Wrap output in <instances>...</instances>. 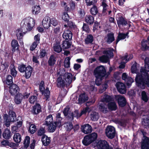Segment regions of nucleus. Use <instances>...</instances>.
<instances>
[{"label":"nucleus","instance_id":"nucleus-23","mask_svg":"<svg viewBox=\"0 0 149 149\" xmlns=\"http://www.w3.org/2000/svg\"><path fill=\"white\" fill-rule=\"evenodd\" d=\"M50 138L48 137L46 135H44L42 137L41 141L42 144L45 146H48L50 143Z\"/></svg>","mask_w":149,"mask_h":149},{"label":"nucleus","instance_id":"nucleus-35","mask_svg":"<svg viewBox=\"0 0 149 149\" xmlns=\"http://www.w3.org/2000/svg\"><path fill=\"white\" fill-rule=\"evenodd\" d=\"M112 98L109 95H105L101 97V101L103 102H109L112 100Z\"/></svg>","mask_w":149,"mask_h":149},{"label":"nucleus","instance_id":"nucleus-62","mask_svg":"<svg viewBox=\"0 0 149 149\" xmlns=\"http://www.w3.org/2000/svg\"><path fill=\"white\" fill-rule=\"evenodd\" d=\"M26 67L24 65L22 64L19 66L18 68L19 71L22 73L24 72Z\"/></svg>","mask_w":149,"mask_h":149},{"label":"nucleus","instance_id":"nucleus-27","mask_svg":"<svg viewBox=\"0 0 149 149\" xmlns=\"http://www.w3.org/2000/svg\"><path fill=\"white\" fill-rule=\"evenodd\" d=\"M113 48H110L108 49V50L103 51V53L110 58L113 56Z\"/></svg>","mask_w":149,"mask_h":149},{"label":"nucleus","instance_id":"nucleus-55","mask_svg":"<svg viewBox=\"0 0 149 149\" xmlns=\"http://www.w3.org/2000/svg\"><path fill=\"white\" fill-rule=\"evenodd\" d=\"M56 62L54 57L53 55H52L50 57L48 61L49 64L51 66L54 65Z\"/></svg>","mask_w":149,"mask_h":149},{"label":"nucleus","instance_id":"nucleus-5","mask_svg":"<svg viewBox=\"0 0 149 149\" xmlns=\"http://www.w3.org/2000/svg\"><path fill=\"white\" fill-rule=\"evenodd\" d=\"M115 130L113 126H108L105 129V134L107 137L111 139L113 138L115 135Z\"/></svg>","mask_w":149,"mask_h":149},{"label":"nucleus","instance_id":"nucleus-56","mask_svg":"<svg viewBox=\"0 0 149 149\" xmlns=\"http://www.w3.org/2000/svg\"><path fill=\"white\" fill-rule=\"evenodd\" d=\"M45 133V129L43 127H41L39 129L38 131V135L39 136H42L44 135H45L44 134Z\"/></svg>","mask_w":149,"mask_h":149},{"label":"nucleus","instance_id":"nucleus-2","mask_svg":"<svg viewBox=\"0 0 149 149\" xmlns=\"http://www.w3.org/2000/svg\"><path fill=\"white\" fill-rule=\"evenodd\" d=\"M35 23V20L31 17H29L24 19L21 23V28L16 30V35L17 38H22L27 31H31L34 27Z\"/></svg>","mask_w":149,"mask_h":149},{"label":"nucleus","instance_id":"nucleus-64","mask_svg":"<svg viewBox=\"0 0 149 149\" xmlns=\"http://www.w3.org/2000/svg\"><path fill=\"white\" fill-rule=\"evenodd\" d=\"M62 19L64 21H67L69 20V17L68 14L66 13H64L62 16Z\"/></svg>","mask_w":149,"mask_h":149},{"label":"nucleus","instance_id":"nucleus-32","mask_svg":"<svg viewBox=\"0 0 149 149\" xmlns=\"http://www.w3.org/2000/svg\"><path fill=\"white\" fill-rule=\"evenodd\" d=\"M13 139L16 143H19L21 141V137L20 134L19 133H16L13 136Z\"/></svg>","mask_w":149,"mask_h":149},{"label":"nucleus","instance_id":"nucleus-15","mask_svg":"<svg viewBox=\"0 0 149 149\" xmlns=\"http://www.w3.org/2000/svg\"><path fill=\"white\" fill-rule=\"evenodd\" d=\"M4 118L9 120L11 122H13L16 119V116L15 112H8V114H4L3 116Z\"/></svg>","mask_w":149,"mask_h":149},{"label":"nucleus","instance_id":"nucleus-47","mask_svg":"<svg viewBox=\"0 0 149 149\" xmlns=\"http://www.w3.org/2000/svg\"><path fill=\"white\" fill-rule=\"evenodd\" d=\"M10 68L11 74L14 77H15L17 74V72L14 65H11L10 66Z\"/></svg>","mask_w":149,"mask_h":149},{"label":"nucleus","instance_id":"nucleus-37","mask_svg":"<svg viewBox=\"0 0 149 149\" xmlns=\"http://www.w3.org/2000/svg\"><path fill=\"white\" fill-rule=\"evenodd\" d=\"M9 60L5 61L4 62H2L0 65V70L2 71L5 69L7 68L9 65Z\"/></svg>","mask_w":149,"mask_h":149},{"label":"nucleus","instance_id":"nucleus-59","mask_svg":"<svg viewBox=\"0 0 149 149\" xmlns=\"http://www.w3.org/2000/svg\"><path fill=\"white\" fill-rule=\"evenodd\" d=\"M107 107L106 105L103 104H101L100 105L99 108L100 111L104 112L107 111Z\"/></svg>","mask_w":149,"mask_h":149},{"label":"nucleus","instance_id":"nucleus-45","mask_svg":"<svg viewBox=\"0 0 149 149\" xmlns=\"http://www.w3.org/2000/svg\"><path fill=\"white\" fill-rule=\"evenodd\" d=\"M52 116L49 115L47 116L45 120V124L46 125H49L50 124L53 123Z\"/></svg>","mask_w":149,"mask_h":149},{"label":"nucleus","instance_id":"nucleus-25","mask_svg":"<svg viewBox=\"0 0 149 149\" xmlns=\"http://www.w3.org/2000/svg\"><path fill=\"white\" fill-rule=\"evenodd\" d=\"M32 68L30 66H28L26 67L24 71L25 76L26 79H28L30 77L32 72Z\"/></svg>","mask_w":149,"mask_h":149},{"label":"nucleus","instance_id":"nucleus-3","mask_svg":"<svg viewBox=\"0 0 149 149\" xmlns=\"http://www.w3.org/2000/svg\"><path fill=\"white\" fill-rule=\"evenodd\" d=\"M93 74L96 78L95 84L99 86L100 85L101 81L106 75V70L104 66L100 65L94 69Z\"/></svg>","mask_w":149,"mask_h":149},{"label":"nucleus","instance_id":"nucleus-6","mask_svg":"<svg viewBox=\"0 0 149 149\" xmlns=\"http://www.w3.org/2000/svg\"><path fill=\"white\" fill-rule=\"evenodd\" d=\"M39 89L42 95L45 97L44 98L46 100H47L49 97L50 91L48 88H46L45 90L44 82L41 81L39 85Z\"/></svg>","mask_w":149,"mask_h":149},{"label":"nucleus","instance_id":"nucleus-1","mask_svg":"<svg viewBox=\"0 0 149 149\" xmlns=\"http://www.w3.org/2000/svg\"><path fill=\"white\" fill-rule=\"evenodd\" d=\"M144 58L145 70L143 71V75L137 74L135 79L136 85L142 89L145 88L146 85L149 87V75L147 73L149 72V58L144 55L142 56V58L143 59Z\"/></svg>","mask_w":149,"mask_h":149},{"label":"nucleus","instance_id":"nucleus-34","mask_svg":"<svg viewBox=\"0 0 149 149\" xmlns=\"http://www.w3.org/2000/svg\"><path fill=\"white\" fill-rule=\"evenodd\" d=\"M88 97L85 94H81L80 95L79 98V102L80 103H83L88 100Z\"/></svg>","mask_w":149,"mask_h":149},{"label":"nucleus","instance_id":"nucleus-44","mask_svg":"<svg viewBox=\"0 0 149 149\" xmlns=\"http://www.w3.org/2000/svg\"><path fill=\"white\" fill-rule=\"evenodd\" d=\"M30 140V138L29 136H26L25 137L23 143L24 148H27L29 146Z\"/></svg>","mask_w":149,"mask_h":149},{"label":"nucleus","instance_id":"nucleus-7","mask_svg":"<svg viewBox=\"0 0 149 149\" xmlns=\"http://www.w3.org/2000/svg\"><path fill=\"white\" fill-rule=\"evenodd\" d=\"M97 146L98 149H113L112 147L109 146L108 143L105 140H100L97 143Z\"/></svg>","mask_w":149,"mask_h":149},{"label":"nucleus","instance_id":"nucleus-49","mask_svg":"<svg viewBox=\"0 0 149 149\" xmlns=\"http://www.w3.org/2000/svg\"><path fill=\"white\" fill-rule=\"evenodd\" d=\"M41 107L39 104H36L33 107V112H40L41 111Z\"/></svg>","mask_w":149,"mask_h":149},{"label":"nucleus","instance_id":"nucleus-33","mask_svg":"<svg viewBox=\"0 0 149 149\" xmlns=\"http://www.w3.org/2000/svg\"><path fill=\"white\" fill-rule=\"evenodd\" d=\"M47 125L48 126L49 131L51 132H54L55 131L57 127V125L54 122L50 123V124Z\"/></svg>","mask_w":149,"mask_h":149},{"label":"nucleus","instance_id":"nucleus-11","mask_svg":"<svg viewBox=\"0 0 149 149\" xmlns=\"http://www.w3.org/2000/svg\"><path fill=\"white\" fill-rule=\"evenodd\" d=\"M141 143V149H149V138L147 136L143 137Z\"/></svg>","mask_w":149,"mask_h":149},{"label":"nucleus","instance_id":"nucleus-52","mask_svg":"<svg viewBox=\"0 0 149 149\" xmlns=\"http://www.w3.org/2000/svg\"><path fill=\"white\" fill-rule=\"evenodd\" d=\"M86 5L88 6L94 5L97 2V0H85Z\"/></svg>","mask_w":149,"mask_h":149},{"label":"nucleus","instance_id":"nucleus-46","mask_svg":"<svg viewBox=\"0 0 149 149\" xmlns=\"http://www.w3.org/2000/svg\"><path fill=\"white\" fill-rule=\"evenodd\" d=\"M113 121L116 124H118L121 126H125L126 121L124 120H119L118 119H115L113 120Z\"/></svg>","mask_w":149,"mask_h":149},{"label":"nucleus","instance_id":"nucleus-63","mask_svg":"<svg viewBox=\"0 0 149 149\" xmlns=\"http://www.w3.org/2000/svg\"><path fill=\"white\" fill-rule=\"evenodd\" d=\"M60 27H56L53 29V33L56 36L60 35Z\"/></svg>","mask_w":149,"mask_h":149},{"label":"nucleus","instance_id":"nucleus-54","mask_svg":"<svg viewBox=\"0 0 149 149\" xmlns=\"http://www.w3.org/2000/svg\"><path fill=\"white\" fill-rule=\"evenodd\" d=\"M40 8L39 6H36L33 7L32 12L34 14H37L40 12Z\"/></svg>","mask_w":149,"mask_h":149},{"label":"nucleus","instance_id":"nucleus-50","mask_svg":"<svg viewBox=\"0 0 149 149\" xmlns=\"http://www.w3.org/2000/svg\"><path fill=\"white\" fill-rule=\"evenodd\" d=\"M71 45L70 43L67 40L63 41L62 43V47L63 49H67L69 48Z\"/></svg>","mask_w":149,"mask_h":149},{"label":"nucleus","instance_id":"nucleus-19","mask_svg":"<svg viewBox=\"0 0 149 149\" xmlns=\"http://www.w3.org/2000/svg\"><path fill=\"white\" fill-rule=\"evenodd\" d=\"M142 124L144 127L147 128L149 127V119L147 114L143 115Z\"/></svg>","mask_w":149,"mask_h":149},{"label":"nucleus","instance_id":"nucleus-14","mask_svg":"<svg viewBox=\"0 0 149 149\" xmlns=\"http://www.w3.org/2000/svg\"><path fill=\"white\" fill-rule=\"evenodd\" d=\"M72 75L70 73H65L63 76V79L64 80L66 85H69L72 83Z\"/></svg>","mask_w":149,"mask_h":149},{"label":"nucleus","instance_id":"nucleus-39","mask_svg":"<svg viewBox=\"0 0 149 149\" xmlns=\"http://www.w3.org/2000/svg\"><path fill=\"white\" fill-rule=\"evenodd\" d=\"M85 21L89 24H93L94 22V18L91 15L86 16L85 17Z\"/></svg>","mask_w":149,"mask_h":149},{"label":"nucleus","instance_id":"nucleus-22","mask_svg":"<svg viewBox=\"0 0 149 149\" xmlns=\"http://www.w3.org/2000/svg\"><path fill=\"white\" fill-rule=\"evenodd\" d=\"M11 131L8 128L5 129L2 134L3 137L6 139H9L11 137Z\"/></svg>","mask_w":149,"mask_h":149},{"label":"nucleus","instance_id":"nucleus-38","mask_svg":"<svg viewBox=\"0 0 149 149\" xmlns=\"http://www.w3.org/2000/svg\"><path fill=\"white\" fill-rule=\"evenodd\" d=\"M108 108L111 111H115L117 108V105L115 102H111L108 104Z\"/></svg>","mask_w":149,"mask_h":149},{"label":"nucleus","instance_id":"nucleus-9","mask_svg":"<svg viewBox=\"0 0 149 149\" xmlns=\"http://www.w3.org/2000/svg\"><path fill=\"white\" fill-rule=\"evenodd\" d=\"M140 67H139V65H136V64H134L132 65L131 67V72L133 73H136L137 74H137H139L140 75H143V71L145 70V67H141V69H140V73H139V70L140 69Z\"/></svg>","mask_w":149,"mask_h":149},{"label":"nucleus","instance_id":"nucleus-30","mask_svg":"<svg viewBox=\"0 0 149 149\" xmlns=\"http://www.w3.org/2000/svg\"><path fill=\"white\" fill-rule=\"evenodd\" d=\"M64 126L67 131H70L73 128V125L71 122L68 121L64 124Z\"/></svg>","mask_w":149,"mask_h":149},{"label":"nucleus","instance_id":"nucleus-43","mask_svg":"<svg viewBox=\"0 0 149 149\" xmlns=\"http://www.w3.org/2000/svg\"><path fill=\"white\" fill-rule=\"evenodd\" d=\"M109 58L108 56L104 55L100 57L99 60L102 62L106 63L109 61Z\"/></svg>","mask_w":149,"mask_h":149},{"label":"nucleus","instance_id":"nucleus-40","mask_svg":"<svg viewBox=\"0 0 149 149\" xmlns=\"http://www.w3.org/2000/svg\"><path fill=\"white\" fill-rule=\"evenodd\" d=\"M5 83L9 86H11L13 84V77L10 75H9L7 76Z\"/></svg>","mask_w":149,"mask_h":149},{"label":"nucleus","instance_id":"nucleus-31","mask_svg":"<svg viewBox=\"0 0 149 149\" xmlns=\"http://www.w3.org/2000/svg\"><path fill=\"white\" fill-rule=\"evenodd\" d=\"M91 119L93 121H96L99 117V115L98 112H91L90 114Z\"/></svg>","mask_w":149,"mask_h":149},{"label":"nucleus","instance_id":"nucleus-24","mask_svg":"<svg viewBox=\"0 0 149 149\" xmlns=\"http://www.w3.org/2000/svg\"><path fill=\"white\" fill-rule=\"evenodd\" d=\"M105 39L106 42L108 44H110L115 40L113 34L112 33H108L105 37Z\"/></svg>","mask_w":149,"mask_h":149},{"label":"nucleus","instance_id":"nucleus-16","mask_svg":"<svg viewBox=\"0 0 149 149\" xmlns=\"http://www.w3.org/2000/svg\"><path fill=\"white\" fill-rule=\"evenodd\" d=\"M58 73L59 74V77L58 78L56 81L57 86L59 88L63 87L66 85V83L64 80L63 79V76L61 75V74H60V72Z\"/></svg>","mask_w":149,"mask_h":149},{"label":"nucleus","instance_id":"nucleus-17","mask_svg":"<svg viewBox=\"0 0 149 149\" xmlns=\"http://www.w3.org/2000/svg\"><path fill=\"white\" fill-rule=\"evenodd\" d=\"M51 19L48 17H45L42 21V24L44 28L45 29H48L50 26L51 25Z\"/></svg>","mask_w":149,"mask_h":149},{"label":"nucleus","instance_id":"nucleus-18","mask_svg":"<svg viewBox=\"0 0 149 149\" xmlns=\"http://www.w3.org/2000/svg\"><path fill=\"white\" fill-rule=\"evenodd\" d=\"M72 34L71 32L68 29L64 31L62 35L64 39L68 40L72 39Z\"/></svg>","mask_w":149,"mask_h":149},{"label":"nucleus","instance_id":"nucleus-60","mask_svg":"<svg viewBox=\"0 0 149 149\" xmlns=\"http://www.w3.org/2000/svg\"><path fill=\"white\" fill-rule=\"evenodd\" d=\"M90 12L93 15H95L98 12V10L96 7L94 5L90 10Z\"/></svg>","mask_w":149,"mask_h":149},{"label":"nucleus","instance_id":"nucleus-58","mask_svg":"<svg viewBox=\"0 0 149 149\" xmlns=\"http://www.w3.org/2000/svg\"><path fill=\"white\" fill-rule=\"evenodd\" d=\"M30 132L31 134H33L36 131V126L33 124L30 125L29 128Z\"/></svg>","mask_w":149,"mask_h":149},{"label":"nucleus","instance_id":"nucleus-48","mask_svg":"<svg viewBox=\"0 0 149 149\" xmlns=\"http://www.w3.org/2000/svg\"><path fill=\"white\" fill-rule=\"evenodd\" d=\"M93 37L91 35H88L85 40L86 44H88L91 43L93 41Z\"/></svg>","mask_w":149,"mask_h":149},{"label":"nucleus","instance_id":"nucleus-41","mask_svg":"<svg viewBox=\"0 0 149 149\" xmlns=\"http://www.w3.org/2000/svg\"><path fill=\"white\" fill-rule=\"evenodd\" d=\"M141 99L145 102H146L148 101L149 97L148 96V94L144 91L141 92Z\"/></svg>","mask_w":149,"mask_h":149},{"label":"nucleus","instance_id":"nucleus-42","mask_svg":"<svg viewBox=\"0 0 149 149\" xmlns=\"http://www.w3.org/2000/svg\"><path fill=\"white\" fill-rule=\"evenodd\" d=\"M54 51L57 53H59L62 51V48L59 43H56L54 44Z\"/></svg>","mask_w":149,"mask_h":149},{"label":"nucleus","instance_id":"nucleus-4","mask_svg":"<svg viewBox=\"0 0 149 149\" xmlns=\"http://www.w3.org/2000/svg\"><path fill=\"white\" fill-rule=\"evenodd\" d=\"M97 136V134L95 132H93L89 135H86L84 137L82 141V143L86 146H88L95 141Z\"/></svg>","mask_w":149,"mask_h":149},{"label":"nucleus","instance_id":"nucleus-8","mask_svg":"<svg viewBox=\"0 0 149 149\" xmlns=\"http://www.w3.org/2000/svg\"><path fill=\"white\" fill-rule=\"evenodd\" d=\"M116 19L119 27H121V26H125L127 24V21L123 17L121 13H118L116 15Z\"/></svg>","mask_w":149,"mask_h":149},{"label":"nucleus","instance_id":"nucleus-13","mask_svg":"<svg viewBox=\"0 0 149 149\" xmlns=\"http://www.w3.org/2000/svg\"><path fill=\"white\" fill-rule=\"evenodd\" d=\"M19 91V87L16 84H12L10 87L9 91L12 95L18 94Z\"/></svg>","mask_w":149,"mask_h":149},{"label":"nucleus","instance_id":"nucleus-10","mask_svg":"<svg viewBox=\"0 0 149 149\" xmlns=\"http://www.w3.org/2000/svg\"><path fill=\"white\" fill-rule=\"evenodd\" d=\"M115 99L117 101L119 106L120 107H124L126 104V101L125 97L123 96L118 95L115 96Z\"/></svg>","mask_w":149,"mask_h":149},{"label":"nucleus","instance_id":"nucleus-57","mask_svg":"<svg viewBox=\"0 0 149 149\" xmlns=\"http://www.w3.org/2000/svg\"><path fill=\"white\" fill-rule=\"evenodd\" d=\"M47 54V53L45 49H41L40 51L39 56L40 58L45 56Z\"/></svg>","mask_w":149,"mask_h":149},{"label":"nucleus","instance_id":"nucleus-36","mask_svg":"<svg viewBox=\"0 0 149 149\" xmlns=\"http://www.w3.org/2000/svg\"><path fill=\"white\" fill-rule=\"evenodd\" d=\"M11 46L13 48L12 51L14 52L15 49H17L18 48L19 45L17 41L15 39L13 40L11 43Z\"/></svg>","mask_w":149,"mask_h":149},{"label":"nucleus","instance_id":"nucleus-61","mask_svg":"<svg viewBox=\"0 0 149 149\" xmlns=\"http://www.w3.org/2000/svg\"><path fill=\"white\" fill-rule=\"evenodd\" d=\"M125 81L127 86L129 87L131 86L132 83L134 82V80L131 77H129Z\"/></svg>","mask_w":149,"mask_h":149},{"label":"nucleus","instance_id":"nucleus-20","mask_svg":"<svg viewBox=\"0 0 149 149\" xmlns=\"http://www.w3.org/2000/svg\"><path fill=\"white\" fill-rule=\"evenodd\" d=\"M81 127L82 132L85 134L90 133L92 132V127L88 124L82 126Z\"/></svg>","mask_w":149,"mask_h":149},{"label":"nucleus","instance_id":"nucleus-29","mask_svg":"<svg viewBox=\"0 0 149 149\" xmlns=\"http://www.w3.org/2000/svg\"><path fill=\"white\" fill-rule=\"evenodd\" d=\"M23 98V95L20 93L16 95L15 99V102L17 104H19L21 102Z\"/></svg>","mask_w":149,"mask_h":149},{"label":"nucleus","instance_id":"nucleus-53","mask_svg":"<svg viewBox=\"0 0 149 149\" xmlns=\"http://www.w3.org/2000/svg\"><path fill=\"white\" fill-rule=\"evenodd\" d=\"M65 116H67V118L70 120L73 119L74 116L73 112H63Z\"/></svg>","mask_w":149,"mask_h":149},{"label":"nucleus","instance_id":"nucleus-21","mask_svg":"<svg viewBox=\"0 0 149 149\" xmlns=\"http://www.w3.org/2000/svg\"><path fill=\"white\" fill-rule=\"evenodd\" d=\"M127 54L125 53L123 56L120 57L121 62L119 66L120 68L123 69L125 66V64L128 62L127 59L126 58Z\"/></svg>","mask_w":149,"mask_h":149},{"label":"nucleus","instance_id":"nucleus-51","mask_svg":"<svg viewBox=\"0 0 149 149\" xmlns=\"http://www.w3.org/2000/svg\"><path fill=\"white\" fill-rule=\"evenodd\" d=\"M70 57H68L66 58L65 59L64 63L65 68H68L70 67Z\"/></svg>","mask_w":149,"mask_h":149},{"label":"nucleus","instance_id":"nucleus-12","mask_svg":"<svg viewBox=\"0 0 149 149\" xmlns=\"http://www.w3.org/2000/svg\"><path fill=\"white\" fill-rule=\"evenodd\" d=\"M116 86L118 91L120 93L125 94L126 91L125 85L121 82H117L116 84Z\"/></svg>","mask_w":149,"mask_h":149},{"label":"nucleus","instance_id":"nucleus-28","mask_svg":"<svg viewBox=\"0 0 149 149\" xmlns=\"http://www.w3.org/2000/svg\"><path fill=\"white\" fill-rule=\"evenodd\" d=\"M141 48L143 50L149 49V43L146 40H143L141 42Z\"/></svg>","mask_w":149,"mask_h":149},{"label":"nucleus","instance_id":"nucleus-26","mask_svg":"<svg viewBox=\"0 0 149 149\" xmlns=\"http://www.w3.org/2000/svg\"><path fill=\"white\" fill-rule=\"evenodd\" d=\"M128 33H127L126 34L119 33L118 34L117 39L116 40V44H117L120 40H123L127 37L128 38Z\"/></svg>","mask_w":149,"mask_h":149}]
</instances>
